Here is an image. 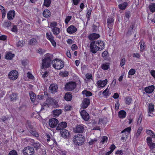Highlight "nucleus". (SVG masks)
Masks as SVG:
<instances>
[{
  "label": "nucleus",
  "mask_w": 155,
  "mask_h": 155,
  "mask_svg": "<svg viewBox=\"0 0 155 155\" xmlns=\"http://www.w3.org/2000/svg\"><path fill=\"white\" fill-rule=\"evenodd\" d=\"M52 56V55L51 54H46L45 56V58L42 60V66H41L42 69H43L44 68H47L50 66Z\"/></svg>",
  "instance_id": "nucleus-1"
},
{
  "label": "nucleus",
  "mask_w": 155,
  "mask_h": 155,
  "mask_svg": "<svg viewBox=\"0 0 155 155\" xmlns=\"http://www.w3.org/2000/svg\"><path fill=\"white\" fill-rule=\"evenodd\" d=\"M51 64L52 66L56 69H61L64 67V61L58 59L56 58L53 60Z\"/></svg>",
  "instance_id": "nucleus-2"
},
{
  "label": "nucleus",
  "mask_w": 155,
  "mask_h": 155,
  "mask_svg": "<svg viewBox=\"0 0 155 155\" xmlns=\"http://www.w3.org/2000/svg\"><path fill=\"white\" fill-rule=\"evenodd\" d=\"M74 143L78 145H82L84 142V137L82 134H77L74 137Z\"/></svg>",
  "instance_id": "nucleus-3"
},
{
  "label": "nucleus",
  "mask_w": 155,
  "mask_h": 155,
  "mask_svg": "<svg viewBox=\"0 0 155 155\" xmlns=\"http://www.w3.org/2000/svg\"><path fill=\"white\" fill-rule=\"evenodd\" d=\"M23 153L24 155H33L35 151L32 147H27L24 148Z\"/></svg>",
  "instance_id": "nucleus-4"
},
{
  "label": "nucleus",
  "mask_w": 155,
  "mask_h": 155,
  "mask_svg": "<svg viewBox=\"0 0 155 155\" xmlns=\"http://www.w3.org/2000/svg\"><path fill=\"white\" fill-rule=\"evenodd\" d=\"M76 87V83L74 82H70L66 84L65 88L67 91H71Z\"/></svg>",
  "instance_id": "nucleus-5"
},
{
  "label": "nucleus",
  "mask_w": 155,
  "mask_h": 155,
  "mask_svg": "<svg viewBox=\"0 0 155 155\" xmlns=\"http://www.w3.org/2000/svg\"><path fill=\"white\" fill-rule=\"evenodd\" d=\"M99 48H100L96 45L95 41H92L90 44V51L93 53L95 54L97 53V51H99Z\"/></svg>",
  "instance_id": "nucleus-6"
},
{
  "label": "nucleus",
  "mask_w": 155,
  "mask_h": 155,
  "mask_svg": "<svg viewBox=\"0 0 155 155\" xmlns=\"http://www.w3.org/2000/svg\"><path fill=\"white\" fill-rule=\"evenodd\" d=\"M18 73L16 70H12L9 72L8 75V78L12 80H15L18 77Z\"/></svg>",
  "instance_id": "nucleus-7"
},
{
  "label": "nucleus",
  "mask_w": 155,
  "mask_h": 155,
  "mask_svg": "<svg viewBox=\"0 0 155 155\" xmlns=\"http://www.w3.org/2000/svg\"><path fill=\"white\" fill-rule=\"evenodd\" d=\"M58 123V120L54 118L50 119L49 121V126L52 128H54L56 127Z\"/></svg>",
  "instance_id": "nucleus-8"
},
{
  "label": "nucleus",
  "mask_w": 155,
  "mask_h": 155,
  "mask_svg": "<svg viewBox=\"0 0 155 155\" xmlns=\"http://www.w3.org/2000/svg\"><path fill=\"white\" fill-rule=\"evenodd\" d=\"M84 125L82 124L77 125L74 129V131L76 133H82L84 131Z\"/></svg>",
  "instance_id": "nucleus-9"
},
{
  "label": "nucleus",
  "mask_w": 155,
  "mask_h": 155,
  "mask_svg": "<svg viewBox=\"0 0 155 155\" xmlns=\"http://www.w3.org/2000/svg\"><path fill=\"white\" fill-rule=\"evenodd\" d=\"M46 37L51 42L53 46L55 47L56 46V43L54 39V37L52 35V34L51 32L47 33Z\"/></svg>",
  "instance_id": "nucleus-10"
},
{
  "label": "nucleus",
  "mask_w": 155,
  "mask_h": 155,
  "mask_svg": "<svg viewBox=\"0 0 155 155\" xmlns=\"http://www.w3.org/2000/svg\"><path fill=\"white\" fill-rule=\"evenodd\" d=\"M90 104V99L87 97L84 99L81 104V107L84 109L86 108Z\"/></svg>",
  "instance_id": "nucleus-11"
},
{
  "label": "nucleus",
  "mask_w": 155,
  "mask_h": 155,
  "mask_svg": "<svg viewBox=\"0 0 155 155\" xmlns=\"http://www.w3.org/2000/svg\"><path fill=\"white\" fill-rule=\"evenodd\" d=\"M67 126V124L65 122H61L59 123L56 127V130H62L63 129H64L65 128H66Z\"/></svg>",
  "instance_id": "nucleus-12"
},
{
  "label": "nucleus",
  "mask_w": 155,
  "mask_h": 155,
  "mask_svg": "<svg viewBox=\"0 0 155 155\" xmlns=\"http://www.w3.org/2000/svg\"><path fill=\"white\" fill-rule=\"evenodd\" d=\"M83 119L85 121H87L89 119V116L88 113L84 110H81L80 112Z\"/></svg>",
  "instance_id": "nucleus-13"
},
{
  "label": "nucleus",
  "mask_w": 155,
  "mask_h": 155,
  "mask_svg": "<svg viewBox=\"0 0 155 155\" xmlns=\"http://www.w3.org/2000/svg\"><path fill=\"white\" fill-rule=\"evenodd\" d=\"M148 116L153 117L154 116V114L152 113L154 109V106L152 103L149 104L148 105Z\"/></svg>",
  "instance_id": "nucleus-14"
},
{
  "label": "nucleus",
  "mask_w": 155,
  "mask_h": 155,
  "mask_svg": "<svg viewBox=\"0 0 155 155\" xmlns=\"http://www.w3.org/2000/svg\"><path fill=\"white\" fill-rule=\"evenodd\" d=\"M49 89L52 93L54 94L57 91L58 87L57 85L53 84H51L50 85Z\"/></svg>",
  "instance_id": "nucleus-15"
},
{
  "label": "nucleus",
  "mask_w": 155,
  "mask_h": 155,
  "mask_svg": "<svg viewBox=\"0 0 155 155\" xmlns=\"http://www.w3.org/2000/svg\"><path fill=\"white\" fill-rule=\"evenodd\" d=\"M60 133L61 136L65 138H68L70 134L69 131L65 129L61 130Z\"/></svg>",
  "instance_id": "nucleus-16"
},
{
  "label": "nucleus",
  "mask_w": 155,
  "mask_h": 155,
  "mask_svg": "<svg viewBox=\"0 0 155 155\" xmlns=\"http://www.w3.org/2000/svg\"><path fill=\"white\" fill-rule=\"evenodd\" d=\"M77 29V28L73 25H71L67 29V32L70 34H72L75 32Z\"/></svg>",
  "instance_id": "nucleus-17"
},
{
  "label": "nucleus",
  "mask_w": 155,
  "mask_h": 155,
  "mask_svg": "<svg viewBox=\"0 0 155 155\" xmlns=\"http://www.w3.org/2000/svg\"><path fill=\"white\" fill-rule=\"evenodd\" d=\"M15 13L14 11H9L7 13V18L9 20H12V17H14Z\"/></svg>",
  "instance_id": "nucleus-18"
},
{
  "label": "nucleus",
  "mask_w": 155,
  "mask_h": 155,
  "mask_svg": "<svg viewBox=\"0 0 155 155\" xmlns=\"http://www.w3.org/2000/svg\"><path fill=\"white\" fill-rule=\"evenodd\" d=\"M98 34L93 33L90 34L88 37L89 39L91 40H94L95 39H97L100 37Z\"/></svg>",
  "instance_id": "nucleus-19"
},
{
  "label": "nucleus",
  "mask_w": 155,
  "mask_h": 155,
  "mask_svg": "<svg viewBox=\"0 0 155 155\" xmlns=\"http://www.w3.org/2000/svg\"><path fill=\"white\" fill-rule=\"evenodd\" d=\"M154 87L152 85L145 88L144 90L146 93L150 94L154 90Z\"/></svg>",
  "instance_id": "nucleus-20"
},
{
  "label": "nucleus",
  "mask_w": 155,
  "mask_h": 155,
  "mask_svg": "<svg viewBox=\"0 0 155 155\" xmlns=\"http://www.w3.org/2000/svg\"><path fill=\"white\" fill-rule=\"evenodd\" d=\"M107 82V79H105L103 81H98L97 82V84L99 86L103 87H104L106 84Z\"/></svg>",
  "instance_id": "nucleus-21"
},
{
  "label": "nucleus",
  "mask_w": 155,
  "mask_h": 155,
  "mask_svg": "<svg viewBox=\"0 0 155 155\" xmlns=\"http://www.w3.org/2000/svg\"><path fill=\"white\" fill-rule=\"evenodd\" d=\"M62 111L61 109H56L53 110V114L54 117H58L61 113Z\"/></svg>",
  "instance_id": "nucleus-22"
},
{
  "label": "nucleus",
  "mask_w": 155,
  "mask_h": 155,
  "mask_svg": "<svg viewBox=\"0 0 155 155\" xmlns=\"http://www.w3.org/2000/svg\"><path fill=\"white\" fill-rule=\"evenodd\" d=\"M51 31L53 32V34L56 35H58L60 31V28L57 27L53 28L51 29Z\"/></svg>",
  "instance_id": "nucleus-23"
},
{
  "label": "nucleus",
  "mask_w": 155,
  "mask_h": 155,
  "mask_svg": "<svg viewBox=\"0 0 155 155\" xmlns=\"http://www.w3.org/2000/svg\"><path fill=\"white\" fill-rule=\"evenodd\" d=\"M126 112L124 110H121L118 113V116L120 118H124L126 116Z\"/></svg>",
  "instance_id": "nucleus-24"
},
{
  "label": "nucleus",
  "mask_w": 155,
  "mask_h": 155,
  "mask_svg": "<svg viewBox=\"0 0 155 155\" xmlns=\"http://www.w3.org/2000/svg\"><path fill=\"white\" fill-rule=\"evenodd\" d=\"M43 15L44 17L48 18L51 15L50 11L46 9L43 12Z\"/></svg>",
  "instance_id": "nucleus-25"
},
{
  "label": "nucleus",
  "mask_w": 155,
  "mask_h": 155,
  "mask_svg": "<svg viewBox=\"0 0 155 155\" xmlns=\"http://www.w3.org/2000/svg\"><path fill=\"white\" fill-rule=\"evenodd\" d=\"M98 44L99 45L100 48H99V51H101L104 48V43L101 40H98Z\"/></svg>",
  "instance_id": "nucleus-26"
},
{
  "label": "nucleus",
  "mask_w": 155,
  "mask_h": 155,
  "mask_svg": "<svg viewBox=\"0 0 155 155\" xmlns=\"http://www.w3.org/2000/svg\"><path fill=\"white\" fill-rule=\"evenodd\" d=\"M18 94L17 93H12L10 96L11 101H15L17 99Z\"/></svg>",
  "instance_id": "nucleus-27"
},
{
  "label": "nucleus",
  "mask_w": 155,
  "mask_h": 155,
  "mask_svg": "<svg viewBox=\"0 0 155 155\" xmlns=\"http://www.w3.org/2000/svg\"><path fill=\"white\" fill-rule=\"evenodd\" d=\"M72 98V95L71 94L67 93L65 94L64 96L65 99L67 101L71 100Z\"/></svg>",
  "instance_id": "nucleus-28"
},
{
  "label": "nucleus",
  "mask_w": 155,
  "mask_h": 155,
  "mask_svg": "<svg viewBox=\"0 0 155 155\" xmlns=\"http://www.w3.org/2000/svg\"><path fill=\"white\" fill-rule=\"evenodd\" d=\"M30 96L32 102H33L34 103L35 102V99L36 97L35 94L32 92H31L30 93Z\"/></svg>",
  "instance_id": "nucleus-29"
},
{
  "label": "nucleus",
  "mask_w": 155,
  "mask_h": 155,
  "mask_svg": "<svg viewBox=\"0 0 155 155\" xmlns=\"http://www.w3.org/2000/svg\"><path fill=\"white\" fill-rule=\"evenodd\" d=\"M114 19L112 17L108 18L107 19V23L108 26H110L113 24Z\"/></svg>",
  "instance_id": "nucleus-30"
},
{
  "label": "nucleus",
  "mask_w": 155,
  "mask_h": 155,
  "mask_svg": "<svg viewBox=\"0 0 155 155\" xmlns=\"http://www.w3.org/2000/svg\"><path fill=\"white\" fill-rule=\"evenodd\" d=\"M37 43V41L35 38H32L30 40L29 42V45H35Z\"/></svg>",
  "instance_id": "nucleus-31"
},
{
  "label": "nucleus",
  "mask_w": 155,
  "mask_h": 155,
  "mask_svg": "<svg viewBox=\"0 0 155 155\" xmlns=\"http://www.w3.org/2000/svg\"><path fill=\"white\" fill-rule=\"evenodd\" d=\"M127 5V2H124L122 4H120L119 6V8L120 9L123 10L125 9Z\"/></svg>",
  "instance_id": "nucleus-32"
},
{
  "label": "nucleus",
  "mask_w": 155,
  "mask_h": 155,
  "mask_svg": "<svg viewBox=\"0 0 155 155\" xmlns=\"http://www.w3.org/2000/svg\"><path fill=\"white\" fill-rule=\"evenodd\" d=\"M14 56V54H12L10 52L8 53L6 55L5 57L6 59L11 60Z\"/></svg>",
  "instance_id": "nucleus-33"
},
{
  "label": "nucleus",
  "mask_w": 155,
  "mask_h": 155,
  "mask_svg": "<svg viewBox=\"0 0 155 155\" xmlns=\"http://www.w3.org/2000/svg\"><path fill=\"white\" fill-rule=\"evenodd\" d=\"M149 9L152 12H155V3H152L149 5Z\"/></svg>",
  "instance_id": "nucleus-34"
},
{
  "label": "nucleus",
  "mask_w": 155,
  "mask_h": 155,
  "mask_svg": "<svg viewBox=\"0 0 155 155\" xmlns=\"http://www.w3.org/2000/svg\"><path fill=\"white\" fill-rule=\"evenodd\" d=\"M46 101L51 104H53L55 103L56 102V101L53 98L49 97L47 99Z\"/></svg>",
  "instance_id": "nucleus-35"
},
{
  "label": "nucleus",
  "mask_w": 155,
  "mask_h": 155,
  "mask_svg": "<svg viewBox=\"0 0 155 155\" xmlns=\"http://www.w3.org/2000/svg\"><path fill=\"white\" fill-rule=\"evenodd\" d=\"M130 17V14L129 12H127L125 13V16H124V21H128L129 18Z\"/></svg>",
  "instance_id": "nucleus-36"
},
{
  "label": "nucleus",
  "mask_w": 155,
  "mask_h": 155,
  "mask_svg": "<svg viewBox=\"0 0 155 155\" xmlns=\"http://www.w3.org/2000/svg\"><path fill=\"white\" fill-rule=\"evenodd\" d=\"M30 132L33 135L36 137H38L39 136L38 134L36 132L35 130L34 129H31L30 130Z\"/></svg>",
  "instance_id": "nucleus-37"
},
{
  "label": "nucleus",
  "mask_w": 155,
  "mask_h": 155,
  "mask_svg": "<svg viewBox=\"0 0 155 155\" xmlns=\"http://www.w3.org/2000/svg\"><path fill=\"white\" fill-rule=\"evenodd\" d=\"M33 146L36 150H38L41 147V144L38 142H34L33 144Z\"/></svg>",
  "instance_id": "nucleus-38"
},
{
  "label": "nucleus",
  "mask_w": 155,
  "mask_h": 155,
  "mask_svg": "<svg viewBox=\"0 0 155 155\" xmlns=\"http://www.w3.org/2000/svg\"><path fill=\"white\" fill-rule=\"evenodd\" d=\"M140 45V48L141 49V51L143 50L145 48V44L144 42L141 41L139 42Z\"/></svg>",
  "instance_id": "nucleus-39"
},
{
  "label": "nucleus",
  "mask_w": 155,
  "mask_h": 155,
  "mask_svg": "<svg viewBox=\"0 0 155 155\" xmlns=\"http://www.w3.org/2000/svg\"><path fill=\"white\" fill-rule=\"evenodd\" d=\"M82 93L83 94H85L86 97L90 96L92 95V93L91 92L85 90L83 91Z\"/></svg>",
  "instance_id": "nucleus-40"
},
{
  "label": "nucleus",
  "mask_w": 155,
  "mask_h": 155,
  "mask_svg": "<svg viewBox=\"0 0 155 155\" xmlns=\"http://www.w3.org/2000/svg\"><path fill=\"white\" fill-rule=\"evenodd\" d=\"M125 99V103L128 105H130L132 101V98L130 97H127Z\"/></svg>",
  "instance_id": "nucleus-41"
},
{
  "label": "nucleus",
  "mask_w": 155,
  "mask_h": 155,
  "mask_svg": "<svg viewBox=\"0 0 155 155\" xmlns=\"http://www.w3.org/2000/svg\"><path fill=\"white\" fill-rule=\"evenodd\" d=\"M51 2V0H44V5L46 7H48L50 6Z\"/></svg>",
  "instance_id": "nucleus-42"
},
{
  "label": "nucleus",
  "mask_w": 155,
  "mask_h": 155,
  "mask_svg": "<svg viewBox=\"0 0 155 155\" xmlns=\"http://www.w3.org/2000/svg\"><path fill=\"white\" fill-rule=\"evenodd\" d=\"M57 25V23L56 22L54 21H53L51 22L49 25L48 26L50 28H51V29L53 28H54L55 27H57L56 26Z\"/></svg>",
  "instance_id": "nucleus-43"
},
{
  "label": "nucleus",
  "mask_w": 155,
  "mask_h": 155,
  "mask_svg": "<svg viewBox=\"0 0 155 155\" xmlns=\"http://www.w3.org/2000/svg\"><path fill=\"white\" fill-rule=\"evenodd\" d=\"M109 68V65L107 63L106 64H103L101 65V68L104 70H107Z\"/></svg>",
  "instance_id": "nucleus-44"
},
{
  "label": "nucleus",
  "mask_w": 155,
  "mask_h": 155,
  "mask_svg": "<svg viewBox=\"0 0 155 155\" xmlns=\"http://www.w3.org/2000/svg\"><path fill=\"white\" fill-rule=\"evenodd\" d=\"M26 126L28 129H32L33 128V126L31 125L30 121L29 120H27L26 123Z\"/></svg>",
  "instance_id": "nucleus-45"
},
{
  "label": "nucleus",
  "mask_w": 155,
  "mask_h": 155,
  "mask_svg": "<svg viewBox=\"0 0 155 155\" xmlns=\"http://www.w3.org/2000/svg\"><path fill=\"white\" fill-rule=\"evenodd\" d=\"M12 23L8 21H5L4 24V26L8 28L11 26Z\"/></svg>",
  "instance_id": "nucleus-46"
},
{
  "label": "nucleus",
  "mask_w": 155,
  "mask_h": 155,
  "mask_svg": "<svg viewBox=\"0 0 155 155\" xmlns=\"http://www.w3.org/2000/svg\"><path fill=\"white\" fill-rule=\"evenodd\" d=\"M23 43L24 41L23 40L19 41L17 43L16 45L17 47L21 48L23 46Z\"/></svg>",
  "instance_id": "nucleus-47"
},
{
  "label": "nucleus",
  "mask_w": 155,
  "mask_h": 155,
  "mask_svg": "<svg viewBox=\"0 0 155 155\" xmlns=\"http://www.w3.org/2000/svg\"><path fill=\"white\" fill-rule=\"evenodd\" d=\"M92 12V10L90 8L88 10L87 12V21L90 19V17Z\"/></svg>",
  "instance_id": "nucleus-48"
},
{
  "label": "nucleus",
  "mask_w": 155,
  "mask_h": 155,
  "mask_svg": "<svg viewBox=\"0 0 155 155\" xmlns=\"http://www.w3.org/2000/svg\"><path fill=\"white\" fill-rule=\"evenodd\" d=\"M147 133L148 134L150 135L151 136H152L153 137V136H155L153 132L149 130H147L146 131Z\"/></svg>",
  "instance_id": "nucleus-49"
},
{
  "label": "nucleus",
  "mask_w": 155,
  "mask_h": 155,
  "mask_svg": "<svg viewBox=\"0 0 155 155\" xmlns=\"http://www.w3.org/2000/svg\"><path fill=\"white\" fill-rule=\"evenodd\" d=\"M103 95L106 97L108 96L109 94V91H107V88L104 90L103 92Z\"/></svg>",
  "instance_id": "nucleus-50"
},
{
  "label": "nucleus",
  "mask_w": 155,
  "mask_h": 155,
  "mask_svg": "<svg viewBox=\"0 0 155 155\" xmlns=\"http://www.w3.org/2000/svg\"><path fill=\"white\" fill-rule=\"evenodd\" d=\"M148 145L149 147L150 148L151 150H153L155 148V143H149Z\"/></svg>",
  "instance_id": "nucleus-51"
},
{
  "label": "nucleus",
  "mask_w": 155,
  "mask_h": 155,
  "mask_svg": "<svg viewBox=\"0 0 155 155\" xmlns=\"http://www.w3.org/2000/svg\"><path fill=\"white\" fill-rule=\"evenodd\" d=\"M108 138L106 136H104L101 141V143H102V144H104L105 142H107V140Z\"/></svg>",
  "instance_id": "nucleus-52"
},
{
  "label": "nucleus",
  "mask_w": 155,
  "mask_h": 155,
  "mask_svg": "<svg viewBox=\"0 0 155 155\" xmlns=\"http://www.w3.org/2000/svg\"><path fill=\"white\" fill-rule=\"evenodd\" d=\"M142 127H140L138 129V130L137 131V133L136 134V136L137 137H138L140 135L141 131L142 130Z\"/></svg>",
  "instance_id": "nucleus-53"
},
{
  "label": "nucleus",
  "mask_w": 155,
  "mask_h": 155,
  "mask_svg": "<svg viewBox=\"0 0 155 155\" xmlns=\"http://www.w3.org/2000/svg\"><path fill=\"white\" fill-rule=\"evenodd\" d=\"M136 71L135 69H131L129 71L128 74L130 75H133L135 73Z\"/></svg>",
  "instance_id": "nucleus-54"
},
{
  "label": "nucleus",
  "mask_w": 155,
  "mask_h": 155,
  "mask_svg": "<svg viewBox=\"0 0 155 155\" xmlns=\"http://www.w3.org/2000/svg\"><path fill=\"white\" fill-rule=\"evenodd\" d=\"M72 107L70 105H66L64 107V109L66 111H69L71 109Z\"/></svg>",
  "instance_id": "nucleus-55"
},
{
  "label": "nucleus",
  "mask_w": 155,
  "mask_h": 155,
  "mask_svg": "<svg viewBox=\"0 0 155 155\" xmlns=\"http://www.w3.org/2000/svg\"><path fill=\"white\" fill-rule=\"evenodd\" d=\"M8 155H18L17 153L15 150H12L9 153Z\"/></svg>",
  "instance_id": "nucleus-56"
},
{
  "label": "nucleus",
  "mask_w": 155,
  "mask_h": 155,
  "mask_svg": "<svg viewBox=\"0 0 155 155\" xmlns=\"http://www.w3.org/2000/svg\"><path fill=\"white\" fill-rule=\"evenodd\" d=\"M27 75V77H28V78L33 79L34 78V76L32 75L30 73V72H28L26 74Z\"/></svg>",
  "instance_id": "nucleus-57"
},
{
  "label": "nucleus",
  "mask_w": 155,
  "mask_h": 155,
  "mask_svg": "<svg viewBox=\"0 0 155 155\" xmlns=\"http://www.w3.org/2000/svg\"><path fill=\"white\" fill-rule=\"evenodd\" d=\"M130 130H131V127H128L126 128L124 130H123L121 132V133H123L124 132L127 131L128 133H129L130 132Z\"/></svg>",
  "instance_id": "nucleus-58"
},
{
  "label": "nucleus",
  "mask_w": 155,
  "mask_h": 155,
  "mask_svg": "<svg viewBox=\"0 0 155 155\" xmlns=\"http://www.w3.org/2000/svg\"><path fill=\"white\" fill-rule=\"evenodd\" d=\"M125 58H123L121 60L120 65L122 67L124 65L125 63Z\"/></svg>",
  "instance_id": "nucleus-59"
},
{
  "label": "nucleus",
  "mask_w": 155,
  "mask_h": 155,
  "mask_svg": "<svg viewBox=\"0 0 155 155\" xmlns=\"http://www.w3.org/2000/svg\"><path fill=\"white\" fill-rule=\"evenodd\" d=\"M152 138L151 137H147V145H148L149 143H152Z\"/></svg>",
  "instance_id": "nucleus-60"
},
{
  "label": "nucleus",
  "mask_w": 155,
  "mask_h": 155,
  "mask_svg": "<svg viewBox=\"0 0 155 155\" xmlns=\"http://www.w3.org/2000/svg\"><path fill=\"white\" fill-rule=\"evenodd\" d=\"M71 16H67L65 19V22L66 24H68L69 21L71 19Z\"/></svg>",
  "instance_id": "nucleus-61"
},
{
  "label": "nucleus",
  "mask_w": 155,
  "mask_h": 155,
  "mask_svg": "<svg viewBox=\"0 0 155 155\" xmlns=\"http://www.w3.org/2000/svg\"><path fill=\"white\" fill-rule=\"evenodd\" d=\"M97 140V139L95 138L91 140L90 142H89V143L90 145H92L94 143L96 142Z\"/></svg>",
  "instance_id": "nucleus-62"
},
{
  "label": "nucleus",
  "mask_w": 155,
  "mask_h": 155,
  "mask_svg": "<svg viewBox=\"0 0 155 155\" xmlns=\"http://www.w3.org/2000/svg\"><path fill=\"white\" fill-rule=\"evenodd\" d=\"M12 31L14 32H16L17 31V27L16 25H13L12 28Z\"/></svg>",
  "instance_id": "nucleus-63"
},
{
  "label": "nucleus",
  "mask_w": 155,
  "mask_h": 155,
  "mask_svg": "<svg viewBox=\"0 0 155 155\" xmlns=\"http://www.w3.org/2000/svg\"><path fill=\"white\" fill-rule=\"evenodd\" d=\"M133 56L134 57L139 58L140 57V55L138 53H134L133 54Z\"/></svg>",
  "instance_id": "nucleus-64"
}]
</instances>
